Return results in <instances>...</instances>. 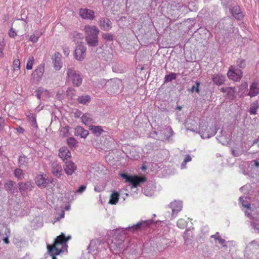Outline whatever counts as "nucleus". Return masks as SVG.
<instances>
[{
  "instance_id": "obj_1",
  "label": "nucleus",
  "mask_w": 259,
  "mask_h": 259,
  "mask_svg": "<svg viewBox=\"0 0 259 259\" xmlns=\"http://www.w3.org/2000/svg\"><path fill=\"white\" fill-rule=\"evenodd\" d=\"M152 222L151 220L141 221L137 224L129 226L126 228H118L112 230L109 234L111 243L109 247L111 250L120 251L123 248V242L125 237V232H134L141 230L147 227Z\"/></svg>"
},
{
  "instance_id": "obj_2",
  "label": "nucleus",
  "mask_w": 259,
  "mask_h": 259,
  "mask_svg": "<svg viewBox=\"0 0 259 259\" xmlns=\"http://www.w3.org/2000/svg\"><path fill=\"white\" fill-rule=\"evenodd\" d=\"M70 238V236L66 237L64 234L61 233L56 238L53 246L50 245H47L48 251L52 256V259H57L55 255L59 254L62 251V248L66 245V242Z\"/></svg>"
},
{
  "instance_id": "obj_3",
  "label": "nucleus",
  "mask_w": 259,
  "mask_h": 259,
  "mask_svg": "<svg viewBox=\"0 0 259 259\" xmlns=\"http://www.w3.org/2000/svg\"><path fill=\"white\" fill-rule=\"evenodd\" d=\"M85 33V40L88 44L91 47L98 45V34L99 30L95 26L86 25L84 28Z\"/></svg>"
},
{
  "instance_id": "obj_4",
  "label": "nucleus",
  "mask_w": 259,
  "mask_h": 259,
  "mask_svg": "<svg viewBox=\"0 0 259 259\" xmlns=\"http://www.w3.org/2000/svg\"><path fill=\"white\" fill-rule=\"evenodd\" d=\"M66 81L74 87H79L82 82V74L73 67H68L66 71Z\"/></svg>"
},
{
  "instance_id": "obj_5",
  "label": "nucleus",
  "mask_w": 259,
  "mask_h": 259,
  "mask_svg": "<svg viewBox=\"0 0 259 259\" xmlns=\"http://www.w3.org/2000/svg\"><path fill=\"white\" fill-rule=\"evenodd\" d=\"M216 133L217 129L214 126L200 123L199 134L202 139L209 138L214 136Z\"/></svg>"
},
{
  "instance_id": "obj_6",
  "label": "nucleus",
  "mask_w": 259,
  "mask_h": 259,
  "mask_svg": "<svg viewBox=\"0 0 259 259\" xmlns=\"http://www.w3.org/2000/svg\"><path fill=\"white\" fill-rule=\"evenodd\" d=\"M107 245L105 242L102 241L101 239H93L91 241L88 248L90 252L95 254L96 253V252H99L105 249Z\"/></svg>"
},
{
  "instance_id": "obj_7",
  "label": "nucleus",
  "mask_w": 259,
  "mask_h": 259,
  "mask_svg": "<svg viewBox=\"0 0 259 259\" xmlns=\"http://www.w3.org/2000/svg\"><path fill=\"white\" fill-rule=\"evenodd\" d=\"M243 72L240 69L237 68L236 66L232 65L229 68L227 72V76L230 79L234 81H239L242 77Z\"/></svg>"
},
{
  "instance_id": "obj_8",
  "label": "nucleus",
  "mask_w": 259,
  "mask_h": 259,
  "mask_svg": "<svg viewBox=\"0 0 259 259\" xmlns=\"http://www.w3.org/2000/svg\"><path fill=\"white\" fill-rule=\"evenodd\" d=\"M121 81L118 78L108 80L107 91L110 94H117L119 92Z\"/></svg>"
},
{
  "instance_id": "obj_9",
  "label": "nucleus",
  "mask_w": 259,
  "mask_h": 259,
  "mask_svg": "<svg viewBox=\"0 0 259 259\" xmlns=\"http://www.w3.org/2000/svg\"><path fill=\"white\" fill-rule=\"evenodd\" d=\"M121 177L125 179L126 182H128L132 185V187H136L141 183L144 182L146 181L145 178L138 177L137 176L132 177L125 174H121Z\"/></svg>"
},
{
  "instance_id": "obj_10",
  "label": "nucleus",
  "mask_w": 259,
  "mask_h": 259,
  "mask_svg": "<svg viewBox=\"0 0 259 259\" xmlns=\"http://www.w3.org/2000/svg\"><path fill=\"white\" fill-rule=\"evenodd\" d=\"M86 51V46L83 43L78 44L74 51V57L78 61H82L85 58Z\"/></svg>"
},
{
  "instance_id": "obj_11",
  "label": "nucleus",
  "mask_w": 259,
  "mask_h": 259,
  "mask_svg": "<svg viewBox=\"0 0 259 259\" xmlns=\"http://www.w3.org/2000/svg\"><path fill=\"white\" fill-rule=\"evenodd\" d=\"M45 70L44 65L40 64L33 72L31 74V79L35 83L40 81L44 75Z\"/></svg>"
},
{
  "instance_id": "obj_12",
  "label": "nucleus",
  "mask_w": 259,
  "mask_h": 259,
  "mask_svg": "<svg viewBox=\"0 0 259 259\" xmlns=\"http://www.w3.org/2000/svg\"><path fill=\"white\" fill-rule=\"evenodd\" d=\"M19 189L22 195L27 194L28 191H30L34 187V184L31 181L25 182H20L18 183Z\"/></svg>"
},
{
  "instance_id": "obj_13",
  "label": "nucleus",
  "mask_w": 259,
  "mask_h": 259,
  "mask_svg": "<svg viewBox=\"0 0 259 259\" xmlns=\"http://www.w3.org/2000/svg\"><path fill=\"white\" fill-rule=\"evenodd\" d=\"M50 166L51 172L53 176L60 178L63 173V169L61 164L57 161H53L51 162Z\"/></svg>"
},
{
  "instance_id": "obj_14",
  "label": "nucleus",
  "mask_w": 259,
  "mask_h": 259,
  "mask_svg": "<svg viewBox=\"0 0 259 259\" xmlns=\"http://www.w3.org/2000/svg\"><path fill=\"white\" fill-rule=\"evenodd\" d=\"M169 207L171 209V214L170 217V220H172L177 215V213L180 211L182 208V202L180 201H174L169 204Z\"/></svg>"
},
{
  "instance_id": "obj_15",
  "label": "nucleus",
  "mask_w": 259,
  "mask_h": 259,
  "mask_svg": "<svg viewBox=\"0 0 259 259\" xmlns=\"http://www.w3.org/2000/svg\"><path fill=\"white\" fill-rule=\"evenodd\" d=\"M54 67L56 70H60L62 67V55L59 52H55L52 56Z\"/></svg>"
},
{
  "instance_id": "obj_16",
  "label": "nucleus",
  "mask_w": 259,
  "mask_h": 259,
  "mask_svg": "<svg viewBox=\"0 0 259 259\" xmlns=\"http://www.w3.org/2000/svg\"><path fill=\"white\" fill-rule=\"evenodd\" d=\"M63 168L65 173L68 176L72 175L77 169V167L75 163L72 161L68 160L65 161V164Z\"/></svg>"
},
{
  "instance_id": "obj_17",
  "label": "nucleus",
  "mask_w": 259,
  "mask_h": 259,
  "mask_svg": "<svg viewBox=\"0 0 259 259\" xmlns=\"http://www.w3.org/2000/svg\"><path fill=\"white\" fill-rule=\"evenodd\" d=\"M248 91L246 95L251 98L257 96L259 94V83L257 81L252 82Z\"/></svg>"
},
{
  "instance_id": "obj_18",
  "label": "nucleus",
  "mask_w": 259,
  "mask_h": 259,
  "mask_svg": "<svg viewBox=\"0 0 259 259\" xmlns=\"http://www.w3.org/2000/svg\"><path fill=\"white\" fill-rule=\"evenodd\" d=\"M220 90L222 92L226 93L225 97L230 100H233L236 98L237 91L234 87L222 88Z\"/></svg>"
},
{
  "instance_id": "obj_19",
  "label": "nucleus",
  "mask_w": 259,
  "mask_h": 259,
  "mask_svg": "<svg viewBox=\"0 0 259 259\" xmlns=\"http://www.w3.org/2000/svg\"><path fill=\"white\" fill-rule=\"evenodd\" d=\"M35 181L39 188H45L48 184V177L44 174L38 175L35 179Z\"/></svg>"
},
{
  "instance_id": "obj_20",
  "label": "nucleus",
  "mask_w": 259,
  "mask_h": 259,
  "mask_svg": "<svg viewBox=\"0 0 259 259\" xmlns=\"http://www.w3.org/2000/svg\"><path fill=\"white\" fill-rule=\"evenodd\" d=\"M80 16L84 19L93 20L95 18V12L93 10L87 8L79 10Z\"/></svg>"
},
{
  "instance_id": "obj_21",
  "label": "nucleus",
  "mask_w": 259,
  "mask_h": 259,
  "mask_svg": "<svg viewBox=\"0 0 259 259\" xmlns=\"http://www.w3.org/2000/svg\"><path fill=\"white\" fill-rule=\"evenodd\" d=\"M173 131L170 127H166L163 130L159 131V136L157 139L159 140L168 139L173 135Z\"/></svg>"
},
{
  "instance_id": "obj_22",
  "label": "nucleus",
  "mask_w": 259,
  "mask_h": 259,
  "mask_svg": "<svg viewBox=\"0 0 259 259\" xmlns=\"http://www.w3.org/2000/svg\"><path fill=\"white\" fill-rule=\"evenodd\" d=\"M36 96L38 99L46 100L49 96V92L42 87L38 88L35 91Z\"/></svg>"
},
{
  "instance_id": "obj_23",
  "label": "nucleus",
  "mask_w": 259,
  "mask_h": 259,
  "mask_svg": "<svg viewBox=\"0 0 259 259\" xmlns=\"http://www.w3.org/2000/svg\"><path fill=\"white\" fill-rule=\"evenodd\" d=\"M99 26L104 31H109L112 28L111 21L106 18H102L99 21Z\"/></svg>"
},
{
  "instance_id": "obj_24",
  "label": "nucleus",
  "mask_w": 259,
  "mask_h": 259,
  "mask_svg": "<svg viewBox=\"0 0 259 259\" xmlns=\"http://www.w3.org/2000/svg\"><path fill=\"white\" fill-rule=\"evenodd\" d=\"M212 80L217 85H221L226 81V76L221 74H215L212 77Z\"/></svg>"
},
{
  "instance_id": "obj_25",
  "label": "nucleus",
  "mask_w": 259,
  "mask_h": 259,
  "mask_svg": "<svg viewBox=\"0 0 259 259\" xmlns=\"http://www.w3.org/2000/svg\"><path fill=\"white\" fill-rule=\"evenodd\" d=\"M15 183L11 180L7 181L4 185L6 190L11 193H15L17 192V188L15 187Z\"/></svg>"
},
{
  "instance_id": "obj_26",
  "label": "nucleus",
  "mask_w": 259,
  "mask_h": 259,
  "mask_svg": "<svg viewBox=\"0 0 259 259\" xmlns=\"http://www.w3.org/2000/svg\"><path fill=\"white\" fill-rule=\"evenodd\" d=\"M74 135L81 138H85L89 135V132L80 126H77L74 131Z\"/></svg>"
},
{
  "instance_id": "obj_27",
  "label": "nucleus",
  "mask_w": 259,
  "mask_h": 259,
  "mask_svg": "<svg viewBox=\"0 0 259 259\" xmlns=\"http://www.w3.org/2000/svg\"><path fill=\"white\" fill-rule=\"evenodd\" d=\"M59 156L63 161L67 160L68 158L71 157V153L66 147H61L59 149Z\"/></svg>"
},
{
  "instance_id": "obj_28",
  "label": "nucleus",
  "mask_w": 259,
  "mask_h": 259,
  "mask_svg": "<svg viewBox=\"0 0 259 259\" xmlns=\"http://www.w3.org/2000/svg\"><path fill=\"white\" fill-rule=\"evenodd\" d=\"M29 162V158L24 155H20L18 158V165L22 168L26 167Z\"/></svg>"
},
{
  "instance_id": "obj_29",
  "label": "nucleus",
  "mask_w": 259,
  "mask_h": 259,
  "mask_svg": "<svg viewBox=\"0 0 259 259\" xmlns=\"http://www.w3.org/2000/svg\"><path fill=\"white\" fill-rule=\"evenodd\" d=\"M232 14L236 19L238 20H240L243 17V15L238 6H235L233 7L232 9Z\"/></svg>"
},
{
  "instance_id": "obj_30",
  "label": "nucleus",
  "mask_w": 259,
  "mask_h": 259,
  "mask_svg": "<svg viewBox=\"0 0 259 259\" xmlns=\"http://www.w3.org/2000/svg\"><path fill=\"white\" fill-rule=\"evenodd\" d=\"M239 201L241 203L242 206L244 208H247V210L245 211V215L248 218H250L251 217L250 213V204L249 203H245L244 200H243V197H240Z\"/></svg>"
},
{
  "instance_id": "obj_31",
  "label": "nucleus",
  "mask_w": 259,
  "mask_h": 259,
  "mask_svg": "<svg viewBox=\"0 0 259 259\" xmlns=\"http://www.w3.org/2000/svg\"><path fill=\"white\" fill-rule=\"evenodd\" d=\"M259 108V105L257 101H255L250 104L249 112L250 115H256L257 111Z\"/></svg>"
},
{
  "instance_id": "obj_32",
  "label": "nucleus",
  "mask_w": 259,
  "mask_h": 259,
  "mask_svg": "<svg viewBox=\"0 0 259 259\" xmlns=\"http://www.w3.org/2000/svg\"><path fill=\"white\" fill-rule=\"evenodd\" d=\"M82 122L87 125L89 126H91V124L93 123V119L91 115L89 114H83L81 118Z\"/></svg>"
},
{
  "instance_id": "obj_33",
  "label": "nucleus",
  "mask_w": 259,
  "mask_h": 259,
  "mask_svg": "<svg viewBox=\"0 0 259 259\" xmlns=\"http://www.w3.org/2000/svg\"><path fill=\"white\" fill-rule=\"evenodd\" d=\"M90 130L96 136H100L104 131L101 126H90Z\"/></svg>"
},
{
  "instance_id": "obj_34",
  "label": "nucleus",
  "mask_w": 259,
  "mask_h": 259,
  "mask_svg": "<svg viewBox=\"0 0 259 259\" xmlns=\"http://www.w3.org/2000/svg\"><path fill=\"white\" fill-rule=\"evenodd\" d=\"M119 194L115 191L112 193L110 195V198L109 203L111 204H116L119 199Z\"/></svg>"
},
{
  "instance_id": "obj_35",
  "label": "nucleus",
  "mask_w": 259,
  "mask_h": 259,
  "mask_svg": "<svg viewBox=\"0 0 259 259\" xmlns=\"http://www.w3.org/2000/svg\"><path fill=\"white\" fill-rule=\"evenodd\" d=\"M41 34L42 33L39 32L38 31H35L30 36L29 40L33 43L36 42Z\"/></svg>"
},
{
  "instance_id": "obj_36",
  "label": "nucleus",
  "mask_w": 259,
  "mask_h": 259,
  "mask_svg": "<svg viewBox=\"0 0 259 259\" xmlns=\"http://www.w3.org/2000/svg\"><path fill=\"white\" fill-rule=\"evenodd\" d=\"M14 174L18 180H22L24 178L25 174L20 168H16L14 170Z\"/></svg>"
},
{
  "instance_id": "obj_37",
  "label": "nucleus",
  "mask_w": 259,
  "mask_h": 259,
  "mask_svg": "<svg viewBox=\"0 0 259 259\" xmlns=\"http://www.w3.org/2000/svg\"><path fill=\"white\" fill-rule=\"evenodd\" d=\"M91 100L90 97L88 95L79 96L77 98V101L79 103L85 104Z\"/></svg>"
},
{
  "instance_id": "obj_38",
  "label": "nucleus",
  "mask_w": 259,
  "mask_h": 259,
  "mask_svg": "<svg viewBox=\"0 0 259 259\" xmlns=\"http://www.w3.org/2000/svg\"><path fill=\"white\" fill-rule=\"evenodd\" d=\"M211 238H213L215 240H218L219 243L223 246H225V240L222 238L219 235V232H217L214 235H211Z\"/></svg>"
},
{
  "instance_id": "obj_39",
  "label": "nucleus",
  "mask_w": 259,
  "mask_h": 259,
  "mask_svg": "<svg viewBox=\"0 0 259 259\" xmlns=\"http://www.w3.org/2000/svg\"><path fill=\"white\" fill-rule=\"evenodd\" d=\"M34 59L33 57H29L26 64V68L28 70H31L32 68Z\"/></svg>"
},
{
  "instance_id": "obj_40",
  "label": "nucleus",
  "mask_w": 259,
  "mask_h": 259,
  "mask_svg": "<svg viewBox=\"0 0 259 259\" xmlns=\"http://www.w3.org/2000/svg\"><path fill=\"white\" fill-rule=\"evenodd\" d=\"M67 142L68 145L70 147H74L75 146H76L77 144V142L76 141V140L74 138L72 137L68 138L67 140Z\"/></svg>"
},
{
  "instance_id": "obj_41",
  "label": "nucleus",
  "mask_w": 259,
  "mask_h": 259,
  "mask_svg": "<svg viewBox=\"0 0 259 259\" xmlns=\"http://www.w3.org/2000/svg\"><path fill=\"white\" fill-rule=\"evenodd\" d=\"M176 78V74L174 73H171L168 75H165V81H171L172 80H174Z\"/></svg>"
},
{
  "instance_id": "obj_42",
  "label": "nucleus",
  "mask_w": 259,
  "mask_h": 259,
  "mask_svg": "<svg viewBox=\"0 0 259 259\" xmlns=\"http://www.w3.org/2000/svg\"><path fill=\"white\" fill-rule=\"evenodd\" d=\"M186 226L187 222L183 219H179L177 222V226L181 229H184Z\"/></svg>"
},
{
  "instance_id": "obj_43",
  "label": "nucleus",
  "mask_w": 259,
  "mask_h": 259,
  "mask_svg": "<svg viewBox=\"0 0 259 259\" xmlns=\"http://www.w3.org/2000/svg\"><path fill=\"white\" fill-rule=\"evenodd\" d=\"M20 67V61L19 59H16L13 62V69L14 71L19 70Z\"/></svg>"
},
{
  "instance_id": "obj_44",
  "label": "nucleus",
  "mask_w": 259,
  "mask_h": 259,
  "mask_svg": "<svg viewBox=\"0 0 259 259\" xmlns=\"http://www.w3.org/2000/svg\"><path fill=\"white\" fill-rule=\"evenodd\" d=\"M237 66L240 68H243L245 67V60L242 59H238L237 61Z\"/></svg>"
},
{
  "instance_id": "obj_45",
  "label": "nucleus",
  "mask_w": 259,
  "mask_h": 259,
  "mask_svg": "<svg viewBox=\"0 0 259 259\" xmlns=\"http://www.w3.org/2000/svg\"><path fill=\"white\" fill-rule=\"evenodd\" d=\"M199 85H200V82L196 81L195 82V85H194L191 87L190 91L192 92L195 91L196 92L198 93L199 92Z\"/></svg>"
},
{
  "instance_id": "obj_46",
  "label": "nucleus",
  "mask_w": 259,
  "mask_h": 259,
  "mask_svg": "<svg viewBox=\"0 0 259 259\" xmlns=\"http://www.w3.org/2000/svg\"><path fill=\"white\" fill-rule=\"evenodd\" d=\"M29 122L31 124V125L33 126L35 130H37L38 125L36 122V116L34 118H32V121Z\"/></svg>"
},
{
  "instance_id": "obj_47",
  "label": "nucleus",
  "mask_w": 259,
  "mask_h": 259,
  "mask_svg": "<svg viewBox=\"0 0 259 259\" xmlns=\"http://www.w3.org/2000/svg\"><path fill=\"white\" fill-rule=\"evenodd\" d=\"M103 37L107 40L111 41L113 40L112 35L109 33H104L103 34Z\"/></svg>"
},
{
  "instance_id": "obj_48",
  "label": "nucleus",
  "mask_w": 259,
  "mask_h": 259,
  "mask_svg": "<svg viewBox=\"0 0 259 259\" xmlns=\"http://www.w3.org/2000/svg\"><path fill=\"white\" fill-rule=\"evenodd\" d=\"M240 90L241 91H248V84L247 82H243L240 86Z\"/></svg>"
},
{
  "instance_id": "obj_49",
  "label": "nucleus",
  "mask_w": 259,
  "mask_h": 259,
  "mask_svg": "<svg viewBox=\"0 0 259 259\" xmlns=\"http://www.w3.org/2000/svg\"><path fill=\"white\" fill-rule=\"evenodd\" d=\"M232 154L234 156L237 157L241 155V152L240 150H231Z\"/></svg>"
},
{
  "instance_id": "obj_50",
  "label": "nucleus",
  "mask_w": 259,
  "mask_h": 259,
  "mask_svg": "<svg viewBox=\"0 0 259 259\" xmlns=\"http://www.w3.org/2000/svg\"><path fill=\"white\" fill-rule=\"evenodd\" d=\"M25 115L27 118V120L31 118H34L36 117V115L32 113L30 111H27L25 113Z\"/></svg>"
},
{
  "instance_id": "obj_51",
  "label": "nucleus",
  "mask_w": 259,
  "mask_h": 259,
  "mask_svg": "<svg viewBox=\"0 0 259 259\" xmlns=\"http://www.w3.org/2000/svg\"><path fill=\"white\" fill-rule=\"evenodd\" d=\"M85 189L86 186L85 185H81L76 190V193L80 194L84 191Z\"/></svg>"
},
{
  "instance_id": "obj_52",
  "label": "nucleus",
  "mask_w": 259,
  "mask_h": 259,
  "mask_svg": "<svg viewBox=\"0 0 259 259\" xmlns=\"http://www.w3.org/2000/svg\"><path fill=\"white\" fill-rule=\"evenodd\" d=\"M9 35L11 37H15V36L17 35V33L15 30L12 28L9 31Z\"/></svg>"
},
{
  "instance_id": "obj_53",
  "label": "nucleus",
  "mask_w": 259,
  "mask_h": 259,
  "mask_svg": "<svg viewBox=\"0 0 259 259\" xmlns=\"http://www.w3.org/2000/svg\"><path fill=\"white\" fill-rule=\"evenodd\" d=\"M74 89L71 88H68L67 90L66 91L67 95L71 96H72V95L74 94Z\"/></svg>"
},
{
  "instance_id": "obj_54",
  "label": "nucleus",
  "mask_w": 259,
  "mask_h": 259,
  "mask_svg": "<svg viewBox=\"0 0 259 259\" xmlns=\"http://www.w3.org/2000/svg\"><path fill=\"white\" fill-rule=\"evenodd\" d=\"M99 83L101 85H102V86L106 85V87H107L108 81H107L105 79H101L99 81Z\"/></svg>"
},
{
  "instance_id": "obj_55",
  "label": "nucleus",
  "mask_w": 259,
  "mask_h": 259,
  "mask_svg": "<svg viewBox=\"0 0 259 259\" xmlns=\"http://www.w3.org/2000/svg\"><path fill=\"white\" fill-rule=\"evenodd\" d=\"M16 130L18 133L20 134H23L24 132V129L20 126H18Z\"/></svg>"
},
{
  "instance_id": "obj_56",
  "label": "nucleus",
  "mask_w": 259,
  "mask_h": 259,
  "mask_svg": "<svg viewBox=\"0 0 259 259\" xmlns=\"http://www.w3.org/2000/svg\"><path fill=\"white\" fill-rule=\"evenodd\" d=\"M192 160V158L189 155H186V157L184 159L185 162H188L191 161Z\"/></svg>"
},
{
  "instance_id": "obj_57",
  "label": "nucleus",
  "mask_w": 259,
  "mask_h": 259,
  "mask_svg": "<svg viewBox=\"0 0 259 259\" xmlns=\"http://www.w3.org/2000/svg\"><path fill=\"white\" fill-rule=\"evenodd\" d=\"M11 233L10 229L8 228H6L5 231V234L6 235V237H9Z\"/></svg>"
},
{
  "instance_id": "obj_58",
  "label": "nucleus",
  "mask_w": 259,
  "mask_h": 259,
  "mask_svg": "<svg viewBox=\"0 0 259 259\" xmlns=\"http://www.w3.org/2000/svg\"><path fill=\"white\" fill-rule=\"evenodd\" d=\"M94 190L95 191L99 192L102 191L103 190V187H100L96 186H95Z\"/></svg>"
},
{
  "instance_id": "obj_59",
  "label": "nucleus",
  "mask_w": 259,
  "mask_h": 259,
  "mask_svg": "<svg viewBox=\"0 0 259 259\" xmlns=\"http://www.w3.org/2000/svg\"><path fill=\"white\" fill-rule=\"evenodd\" d=\"M63 53L65 56L67 57L69 54V50L68 48H64L63 49Z\"/></svg>"
},
{
  "instance_id": "obj_60",
  "label": "nucleus",
  "mask_w": 259,
  "mask_h": 259,
  "mask_svg": "<svg viewBox=\"0 0 259 259\" xmlns=\"http://www.w3.org/2000/svg\"><path fill=\"white\" fill-rule=\"evenodd\" d=\"M3 42H0V57H2L3 55Z\"/></svg>"
},
{
  "instance_id": "obj_61",
  "label": "nucleus",
  "mask_w": 259,
  "mask_h": 259,
  "mask_svg": "<svg viewBox=\"0 0 259 259\" xmlns=\"http://www.w3.org/2000/svg\"><path fill=\"white\" fill-rule=\"evenodd\" d=\"M3 241L6 244H9V237H5V238H4Z\"/></svg>"
},
{
  "instance_id": "obj_62",
  "label": "nucleus",
  "mask_w": 259,
  "mask_h": 259,
  "mask_svg": "<svg viewBox=\"0 0 259 259\" xmlns=\"http://www.w3.org/2000/svg\"><path fill=\"white\" fill-rule=\"evenodd\" d=\"M253 165L254 166H255V167H259V162H258L256 160H254L253 161Z\"/></svg>"
},
{
  "instance_id": "obj_63",
  "label": "nucleus",
  "mask_w": 259,
  "mask_h": 259,
  "mask_svg": "<svg viewBox=\"0 0 259 259\" xmlns=\"http://www.w3.org/2000/svg\"><path fill=\"white\" fill-rule=\"evenodd\" d=\"M187 162H185V161L184 160L181 164V169H184L186 167V164Z\"/></svg>"
},
{
  "instance_id": "obj_64",
  "label": "nucleus",
  "mask_w": 259,
  "mask_h": 259,
  "mask_svg": "<svg viewBox=\"0 0 259 259\" xmlns=\"http://www.w3.org/2000/svg\"><path fill=\"white\" fill-rule=\"evenodd\" d=\"M253 225V227L255 229H256L258 232H259V225H255L254 224H252Z\"/></svg>"
}]
</instances>
